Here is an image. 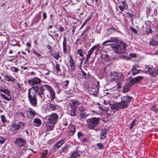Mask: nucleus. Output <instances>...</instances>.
Masks as SVG:
<instances>
[{
    "label": "nucleus",
    "instance_id": "nucleus-1",
    "mask_svg": "<svg viewBox=\"0 0 158 158\" xmlns=\"http://www.w3.org/2000/svg\"><path fill=\"white\" fill-rule=\"evenodd\" d=\"M124 79V76L120 73L113 71L110 73V81L116 82L118 88L121 87V82Z\"/></svg>",
    "mask_w": 158,
    "mask_h": 158
},
{
    "label": "nucleus",
    "instance_id": "nucleus-2",
    "mask_svg": "<svg viewBox=\"0 0 158 158\" xmlns=\"http://www.w3.org/2000/svg\"><path fill=\"white\" fill-rule=\"evenodd\" d=\"M58 118V116L56 113H52L48 116L46 124L48 131H51L53 129Z\"/></svg>",
    "mask_w": 158,
    "mask_h": 158
},
{
    "label": "nucleus",
    "instance_id": "nucleus-3",
    "mask_svg": "<svg viewBox=\"0 0 158 158\" xmlns=\"http://www.w3.org/2000/svg\"><path fill=\"white\" fill-rule=\"evenodd\" d=\"M35 92V94H37L40 97L44 100L43 97H44V91L43 85H42L40 86L38 85L32 86L30 89H28V91Z\"/></svg>",
    "mask_w": 158,
    "mask_h": 158
},
{
    "label": "nucleus",
    "instance_id": "nucleus-4",
    "mask_svg": "<svg viewBox=\"0 0 158 158\" xmlns=\"http://www.w3.org/2000/svg\"><path fill=\"white\" fill-rule=\"evenodd\" d=\"M100 119L99 118H93L87 120L88 127L90 129H93L96 127L99 123Z\"/></svg>",
    "mask_w": 158,
    "mask_h": 158
},
{
    "label": "nucleus",
    "instance_id": "nucleus-5",
    "mask_svg": "<svg viewBox=\"0 0 158 158\" xmlns=\"http://www.w3.org/2000/svg\"><path fill=\"white\" fill-rule=\"evenodd\" d=\"M28 98L30 104L32 106H35L37 104L36 94L35 92L28 91Z\"/></svg>",
    "mask_w": 158,
    "mask_h": 158
},
{
    "label": "nucleus",
    "instance_id": "nucleus-6",
    "mask_svg": "<svg viewBox=\"0 0 158 158\" xmlns=\"http://www.w3.org/2000/svg\"><path fill=\"white\" fill-rule=\"evenodd\" d=\"M41 82V79L37 77L32 78L28 80L29 84L31 86H34L40 84Z\"/></svg>",
    "mask_w": 158,
    "mask_h": 158
},
{
    "label": "nucleus",
    "instance_id": "nucleus-7",
    "mask_svg": "<svg viewBox=\"0 0 158 158\" xmlns=\"http://www.w3.org/2000/svg\"><path fill=\"white\" fill-rule=\"evenodd\" d=\"M111 47L114 51L117 53L122 54L124 53V49H122L121 46L119 44H112Z\"/></svg>",
    "mask_w": 158,
    "mask_h": 158
},
{
    "label": "nucleus",
    "instance_id": "nucleus-8",
    "mask_svg": "<svg viewBox=\"0 0 158 158\" xmlns=\"http://www.w3.org/2000/svg\"><path fill=\"white\" fill-rule=\"evenodd\" d=\"M26 114L27 117L32 119L34 117V116L37 114V113L33 110L32 109L29 108L26 111Z\"/></svg>",
    "mask_w": 158,
    "mask_h": 158
},
{
    "label": "nucleus",
    "instance_id": "nucleus-9",
    "mask_svg": "<svg viewBox=\"0 0 158 158\" xmlns=\"http://www.w3.org/2000/svg\"><path fill=\"white\" fill-rule=\"evenodd\" d=\"M26 142V140L22 138H17L14 142L15 144L19 147H21L23 146L25 144Z\"/></svg>",
    "mask_w": 158,
    "mask_h": 158
},
{
    "label": "nucleus",
    "instance_id": "nucleus-10",
    "mask_svg": "<svg viewBox=\"0 0 158 158\" xmlns=\"http://www.w3.org/2000/svg\"><path fill=\"white\" fill-rule=\"evenodd\" d=\"M20 128V125L17 124H13L10 127V130L12 134L15 135L18 133Z\"/></svg>",
    "mask_w": 158,
    "mask_h": 158
},
{
    "label": "nucleus",
    "instance_id": "nucleus-11",
    "mask_svg": "<svg viewBox=\"0 0 158 158\" xmlns=\"http://www.w3.org/2000/svg\"><path fill=\"white\" fill-rule=\"evenodd\" d=\"M67 40L65 37L63 38V53L66 54L67 53V50H69V46L67 45Z\"/></svg>",
    "mask_w": 158,
    "mask_h": 158
},
{
    "label": "nucleus",
    "instance_id": "nucleus-12",
    "mask_svg": "<svg viewBox=\"0 0 158 158\" xmlns=\"http://www.w3.org/2000/svg\"><path fill=\"white\" fill-rule=\"evenodd\" d=\"M132 98V97L127 95L125 96H122L121 98V100L128 106L129 104L130 103Z\"/></svg>",
    "mask_w": 158,
    "mask_h": 158
},
{
    "label": "nucleus",
    "instance_id": "nucleus-13",
    "mask_svg": "<svg viewBox=\"0 0 158 158\" xmlns=\"http://www.w3.org/2000/svg\"><path fill=\"white\" fill-rule=\"evenodd\" d=\"M108 131V130L106 128H104L103 129L101 132L100 135V139L103 140L105 139L106 137V135Z\"/></svg>",
    "mask_w": 158,
    "mask_h": 158
},
{
    "label": "nucleus",
    "instance_id": "nucleus-14",
    "mask_svg": "<svg viewBox=\"0 0 158 158\" xmlns=\"http://www.w3.org/2000/svg\"><path fill=\"white\" fill-rule=\"evenodd\" d=\"M69 63L71 70L74 71L75 68L76 64L74 60L71 55L69 56Z\"/></svg>",
    "mask_w": 158,
    "mask_h": 158
},
{
    "label": "nucleus",
    "instance_id": "nucleus-15",
    "mask_svg": "<svg viewBox=\"0 0 158 158\" xmlns=\"http://www.w3.org/2000/svg\"><path fill=\"white\" fill-rule=\"evenodd\" d=\"M64 142L65 140L64 139H61L57 142L56 144L54 146V149L56 150L59 148Z\"/></svg>",
    "mask_w": 158,
    "mask_h": 158
},
{
    "label": "nucleus",
    "instance_id": "nucleus-16",
    "mask_svg": "<svg viewBox=\"0 0 158 158\" xmlns=\"http://www.w3.org/2000/svg\"><path fill=\"white\" fill-rule=\"evenodd\" d=\"M119 41V40L118 38L116 37H111V38L108 40H106L104 42L102 43V45H104L107 43L109 42H114L117 43Z\"/></svg>",
    "mask_w": 158,
    "mask_h": 158
},
{
    "label": "nucleus",
    "instance_id": "nucleus-17",
    "mask_svg": "<svg viewBox=\"0 0 158 158\" xmlns=\"http://www.w3.org/2000/svg\"><path fill=\"white\" fill-rule=\"evenodd\" d=\"M122 6L121 5H119L118 6V8H119L121 12H122L123 10L124 9H127V4L125 1H122Z\"/></svg>",
    "mask_w": 158,
    "mask_h": 158
},
{
    "label": "nucleus",
    "instance_id": "nucleus-18",
    "mask_svg": "<svg viewBox=\"0 0 158 158\" xmlns=\"http://www.w3.org/2000/svg\"><path fill=\"white\" fill-rule=\"evenodd\" d=\"M4 77L5 78V80L7 81L14 82L16 80V79L14 77L11 75H5L4 76Z\"/></svg>",
    "mask_w": 158,
    "mask_h": 158
},
{
    "label": "nucleus",
    "instance_id": "nucleus-19",
    "mask_svg": "<svg viewBox=\"0 0 158 158\" xmlns=\"http://www.w3.org/2000/svg\"><path fill=\"white\" fill-rule=\"evenodd\" d=\"M34 125L36 127H40L41 124V120L38 118H35L33 121Z\"/></svg>",
    "mask_w": 158,
    "mask_h": 158
},
{
    "label": "nucleus",
    "instance_id": "nucleus-20",
    "mask_svg": "<svg viewBox=\"0 0 158 158\" xmlns=\"http://www.w3.org/2000/svg\"><path fill=\"white\" fill-rule=\"evenodd\" d=\"M118 106L119 108L120 109L125 108L128 106L127 104L125 103V102H123L122 100L121 102L118 103Z\"/></svg>",
    "mask_w": 158,
    "mask_h": 158
},
{
    "label": "nucleus",
    "instance_id": "nucleus-21",
    "mask_svg": "<svg viewBox=\"0 0 158 158\" xmlns=\"http://www.w3.org/2000/svg\"><path fill=\"white\" fill-rule=\"evenodd\" d=\"M131 87V85L130 83H126L123 88V92L124 93H125L128 91L130 90Z\"/></svg>",
    "mask_w": 158,
    "mask_h": 158
},
{
    "label": "nucleus",
    "instance_id": "nucleus-22",
    "mask_svg": "<svg viewBox=\"0 0 158 158\" xmlns=\"http://www.w3.org/2000/svg\"><path fill=\"white\" fill-rule=\"evenodd\" d=\"M110 107L111 109L110 110H112V111L114 113L115 112V110H118L119 109L118 106V103L116 104L111 105L110 106ZM110 111L111 112H112L111 111Z\"/></svg>",
    "mask_w": 158,
    "mask_h": 158
},
{
    "label": "nucleus",
    "instance_id": "nucleus-23",
    "mask_svg": "<svg viewBox=\"0 0 158 158\" xmlns=\"http://www.w3.org/2000/svg\"><path fill=\"white\" fill-rule=\"evenodd\" d=\"M143 77L141 76H139L137 77H135L131 79L132 82L134 83L139 82L141 80H142Z\"/></svg>",
    "mask_w": 158,
    "mask_h": 158
},
{
    "label": "nucleus",
    "instance_id": "nucleus-24",
    "mask_svg": "<svg viewBox=\"0 0 158 158\" xmlns=\"http://www.w3.org/2000/svg\"><path fill=\"white\" fill-rule=\"evenodd\" d=\"M76 109L75 107H72L71 110L68 111V113L70 114L71 116H74L76 114Z\"/></svg>",
    "mask_w": 158,
    "mask_h": 158
},
{
    "label": "nucleus",
    "instance_id": "nucleus-25",
    "mask_svg": "<svg viewBox=\"0 0 158 158\" xmlns=\"http://www.w3.org/2000/svg\"><path fill=\"white\" fill-rule=\"evenodd\" d=\"M52 57L56 59V60H58L59 58L60 57L58 52H55L52 55Z\"/></svg>",
    "mask_w": 158,
    "mask_h": 158
},
{
    "label": "nucleus",
    "instance_id": "nucleus-26",
    "mask_svg": "<svg viewBox=\"0 0 158 158\" xmlns=\"http://www.w3.org/2000/svg\"><path fill=\"white\" fill-rule=\"evenodd\" d=\"M80 155L77 152H73L71 154V158H78L80 156Z\"/></svg>",
    "mask_w": 158,
    "mask_h": 158
},
{
    "label": "nucleus",
    "instance_id": "nucleus-27",
    "mask_svg": "<svg viewBox=\"0 0 158 158\" xmlns=\"http://www.w3.org/2000/svg\"><path fill=\"white\" fill-rule=\"evenodd\" d=\"M69 81L66 80L64 81L62 84V86L64 89H67L68 87V85L69 84Z\"/></svg>",
    "mask_w": 158,
    "mask_h": 158
},
{
    "label": "nucleus",
    "instance_id": "nucleus-28",
    "mask_svg": "<svg viewBox=\"0 0 158 158\" xmlns=\"http://www.w3.org/2000/svg\"><path fill=\"white\" fill-rule=\"evenodd\" d=\"M158 73V70L157 71L156 70H152L149 73V74L153 77L156 76Z\"/></svg>",
    "mask_w": 158,
    "mask_h": 158
},
{
    "label": "nucleus",
    "instance_id": "nucleus-29",
    "mask_svg": "<svg viewBox=\"0 0 158 158\" xmlns=\"http://www.w3.org/2000/svg\"><path fill=\"white\" fill-rule=\"evenodd\" d=\"M70 128L71 129L70 132L73 135L76 131V126L74 125H71L69 126Z\"/></svg>",
    "mask_w": 158,
    "mask_h": 158
},
{
    "label": "nucleus",
    "instance_id": "nucleus-30",
    "mask_svg": "<svg viewBox=\"0 0 158 158\" xmlns=\"http://www.w3.org/2000/svg\"><path fill=\"white\" fill-rule=\"evenodd\" d=\"M141 71V70L139 69L134 70L133 71H130L128 73V74H130L132 72V73L131 74V76H134L136 74L139 73V71Z\"/></svg>",
    "mask_w": 158,
    "mask_h": 158
},
{
    "label": "nucleus",
    "instance_id": "nucleus-31",
    "mask_svg": "<svg viewBox=\"0 0 158 158\" xmlns=\"http://www.w3.org/2000/svg\"><path fill=\"white\" fill-rule=\"evenodd\" d=\"M44 87L50 93L54 91L52 89L49 85H44Z\"/></svg>",
    "mask_w": 158,
    "mask_h": 158
},
{
    "label": "nucleus",
    "instance_id": "nucleus-32",
    "mask_svg": "<svg viewBox=\"0 0 158 158\" xmlns=\"http://www.w3.org/2000/svg\"><path fill=\"white\" fill-rule=\"evenodd\" d=\"M44 87L50 93L54 91L52 89L49 85H44Z\"/></svg>",
    "mask_w": 158,
    "mask_h": 158
},
{
    "label": "nucleus",
    "instance_id": "nucleus-33",
    "mask_svg": "<svg viewBox=\"0 0 158 158\" xmlns=\"http://www.w3.org/2000/svg\"><path fill=\"white\" fill-rule=\"evenodd\" d=\"M0 95L3 98L6 100L10 101L11 99V97L10 96H10H9V97H7L2 94H1Z\"/></svg>",
    "mask_w": 158,
    "mask_h": 158
},
{
    "label": "nucleus",
    "instance_id": "nucleus-34",
    "mask_svg": "<svg viewBox=\"0 0 158 158\" xmlns=\"http://www.w3.org/2000/svg\"><path fill=\"white\" fill-rule=\"evenodd\" d=\"M50 96L52 100H54L55 98V94L54 91L50 93Z\"/></svg>",
    "mask_w": 158,
    "mask_h": 158
},
{
    "label": "nucleus",
    "instance_id": "nucleus-35",
    "mask_svg": "<svg viewBox=\"0 0 158 158\" xmlns=\"http://www.w3.org/2000/svg\"><path fill=\"white\" fill-rule=\"evenodd\" d=\"M55 68L57 73H61V70L60 69V65L58 64H56Z\"/></svg>",
    "mask_w": 158,
    "mask_h": 158
},
{
    "label": "nucleus",
    "instance_id": "nucleus-36",
    "mask_svg": "<svg viewBox=\"0 0 158 158\" xmlns=\"http://www.w3.org/2000/svg\"><path fill=\"white\" fill-rule=\"evenodd\" d=\"M0 91L1 92H3L4 94H6V95H7L8 96H10V93L9 90H8L7 89H2L0 90Z\"/></svg>",
    "mask_w": 158,
    "mask_h": 158
},
{
    "label": "nucleus",
    "instance_id": "nucleus-37",
    "mask_svg": "<svg viewBox=\"0 0 158 158\" xmlns=\"http://www.w3.org/2000/svg\"><path fill=\"white\" fill-rule=\"evenodd\" d=\"M10 69L12 72L17 73L19 71V69L13 66L10 68Z\"/></svg>",
    "mask_w": 158,
    "mask_h": 158
},
{
    "label": "nucleus",
    "instance_id": "nucleus-38",
    "mask_svg": "<svg viewBox=\"0 0 158 158\" xmlns=\"http://www.w3.org/2000/svg\"><path fill=\"white\" fill-rule=\"evenodd\" d=\"M90 18H91L90 17H88V18H87L85 20V21L83 23V24L82 25V26L81 27L80 29H81V28H82L85 26V25L86 24V23H87V22L90 19Z\"/></svg>",
    "mask_w": 158,
    "mask_h": 158
},
{
    "label": "nucleus",
    "instance_id": "nucleus-39",
    "mask_svg": "<svg viewBox=\"0 0 158 158\" xmlns=\"http://www.w3.org/2000/svg\"><path fill=\"white\" fill-rule=\"evenodd\" d=\"M146 68L147 69L145 71V73H146L148 72H149V73L151 72L152 70V68L151 67H149V65H145Z\"/></svg>",
    "mask_w": 158,
    "mask_h": 158
},
{
    "label": "nucleus",
    "instance_id": "nucleus-40",
    "mask_svg": "<svg viewBox=\"0 0 158 158\" xmlns=\"http://www.w3.org/2000/svg\"><path fill=\"white\" fill-rule=\"evenodd\" d=\"M88 115L85 112H81L80 114V116L82 118H86Z\"/></svg>",
    "mask_w": 158,
    "mask_h": 158
},
{
    "label": "nucleus",
    "instance_id": "nucleus-41",
    "mask_svg": "<svg viewBox=\"0 0 158 158\" xmlns=\"http://www.w3.org/2000/svg\"><path fill=\"white\" fill-rule=\"evenodd\" d=\"M121 46H122V49H124V53L126 51V48L127 47V44L124 43H121Z\"/></svg>",
    "mask_w": 158,
    "mask_h": 158
},
{
    "label": "nucleus",
    "instance_id": "nucleus-42",
    "mask_svg": "<svg viewBox=\"0 0 158 158\" xmlns=\"http://www.w3.org/2000/svg\"><path fill=\"white\" fill-rule=\"evenodd\" d=\"M99 44H98L97 45H95L93 46L90 49L89 51V52H91L92 53L95 48L98 47Z\"/></svg>",
    "mask_w": 158,
    "mask_h": 158
},
{
    "label": "nucleus",
    "instance_id": "nucleus-43",
    "mask_svg": "<svg viewBox=\"0 0 158 158\" xmlns=\"http://www.w3.org/2000/svg\"><path fill=\"white\" fill-rule=\"evenodd\" d=\"M6 141V139L4 137L0 136V143L2 144Z\"/></svg>",
    "mask_w": 158,
    "mask_h": 158
},
{
    "label": "nucleus",
    "instance_id": "nucleus-44",
    "mask_svg": "<svg viewBox=\"0 0 158 158\" xmlns=\"http://www.w3.org/2000/svg\"><path fill=\"white\" fill-rule=\"evenodd\" d=\"M48 152V150H44L43 151V153L42 154L41 157H43V158H44L45 157V156L46 155V154H47Z\"/></svg>",
    "mask_w": 158,
    "mask_h": 158
},
{
    "label": "nucleus",
    "instance_id": "nucleus-45",
    "mask_svg": "<svg viewBox=\"0 0 158 158\" xmlns=\"http://www.w3.org/2000/svg\"><path fill=\"white\" fill-rule=\"evenodd\" d=\"M33 52L34 54L35 55L37 56L38 57L40 58V57L41 56V55L40 54V53L36 51L35 50H33Z\"/></svg>",
    "mask_w": 158,
    "mask_h": 158
},
{
    "label": "nucleus",
    "instance_id": "nucleus-46",
    "mask_svg": "<svg viewBox=\"0 0 158 158\" xmlns=\"http://www.w3.org/2000/svg\"><path fill=\"white\" fill-rule=\"evenodd\" d=\"M82 51L81 49H78L77 51V53L79 54L81 56H84L83 54L82 53Z\"/></svg>",
    "mask_w": 158,
    "mask_h": 158
},
{
    "label": "nucleus",
    "instance_id": "nucleus-47",
    "mask_svg": "<svg viewBox=\"0 0 158 158\" xmlns=\"http://www.w3.org/2000/svg\"><path fill=\"white\" fill-rule=\"evenodd\" d=\"M18 124L20 125V128L21 127L22 129H23L24 128L25 125V124L24 123L21 122H19V124Z\"/></svg>",
    "mask_w": 158,
    "mask_h": 158
},
{
    "label": "nucleus",
    "instance_id": "nucleus-48",
    "mask_svg": "<svg viewBox=\"0 0 158 158\" xmlns=\"http://www.w3.org/2000/svg\"><path fill=\"white\" fill-rule=\"evenodd\" d=\"M108 31L110 33H111L115 31H116V30H115L113 28H109L108 29Z\"/></svg>",
    "mask_w": 158,
    "mask_h": 158
},
{
    "label": "nucleus",
    "instance_id": "nucleus-49",
    "mask_svg": "<svg viewBox=\"0 0 158 158\" xmlns=\"http://www.w3.org/2000/svg\"><path fill=\"white\" fill-rule=\"evenodd\" d=\"M79 102L77 101H75L73 102L72 104L73 105V107H76V105H79Z\"/></svg>",
    "mask_w": 158,
    "mask_h": 158
},
{
    "label": "nucleus",
    "instance_id": "nucleus-50",
    "mask_svg": "<svg viewBox=\"0 0 158 158\" xmlns=\"http://www.w3.org/2000/svg\"><path fill=\"white\" fill-rule=\"evenodd\" d=\"M97 145L98 147V148H99L100 149H102L103 148V146L102 143H98L97 144Z\"/></svg>",
    "mask_w": 158,
    "mask_h": 158
},
{
    "label": "nucleus",
    "instance_id": "nucleus-51",
    "mask_svg": "<svg viewBox=\"0 0 158 158\" xmlns=\"http://www.w3.org/2000/svg\"><path fill=\"white\" fill-rule=\"evenodd\" d=\"M49 108L52 109L53 110L55 109L56 108L55 105L51 103H49Z\"/></svg>",
    "mask_w": 158,
    "mask_h": 158
},
{
    "label": "nucleus",
    "instance_id": "nucleus-52",
    "mask_svg": "<svg viewBox=\"0 0 158 158\" xmlns=\"http://www.w3.org/2000/svg\"><path fill=\"white\" fill-rule=\"evenodd\" d=\"M1 118L2 122L4 123L6 122V118L4 115H1Z\"/></svg>",
    "mask_w": 158,
    "mask_h": 158
},
{
    "label": "nucleus",
    "instance_id": "nucleus-53",
    "mask_svg": "<svg viewBox=\"0 0 158 158\" xmlns=\"http://www.w3.org/2000/svg\"><path fill=\"white\" fill-rule=\"evenodd\" d=\"M135 120H134L131 123V126L130 127V130H131V129L135 125Z\"/></svg>",
    "mask_w": 158,
    "mask_h": 158
},
{
    "label": "nucleus",
    "instance_id": "nucleus-54",
    "mask_svg": "<svg viewBox=\"0 0 158 158\" xmlns=\"http://www.w3.org/2000/svg\"><path fill=\"white\" fill-rule=\"evenodd\" d=\"M131 30L135 33L137 34V31L134 27H132L131 28Z\"/></svg>",
    "mask_w": 158,
    "mask_h": 158
},
{
    "label": "nucleus",
    "instance_id": "nucleus-55",
    "mask_svg": "<svg viewBox=\"0 0 158 158\" xmlns=\"http://www.w3.org/2000/svg\"><path fill=\"white\" fill-rule=\"evenodd\" d=\"M137 66H138V65L137 64H135L134 65H133V68L131 71H133L134 70H136V68Z\"/></svg>",
    "mask_w": 158,
    "mask_h": 158
},
{
    "label": "nucleus",
    "instance_id": "nucleus-56",
    "mask_svg": "<svg viewBox=\"0 0 158 158\" xmlns=\"http://www.w3.org/2000/svg\"><path fill=\"white\" fill-rule=\"evenodd\" d=\"M67 149V147H63L60 150V152H64L65 151H66Z\"/></svg>",
    "mask_w": 158,
    "mask_h": 158
},
{
    "label": "nucleus",
    "instance_id": "nucleus-57",
    "mask_svg": "<svg viewBox=\"0 0 158 158\" xmlns=\"http://www.w3.org/2000/svg\"><path fill=\"white\" fill-rule=\"evenodd\" d=\"M58 29L60 31L63 32L65 30L62 27H60Z\"/></svg>",
    "mask_w": 158,
    "mask_h": 158
},
{
    "label": "nucleus",
    "instance_id": "nucleus-58",
    "mask_svg": "<svg viewBox=\"0 0 158 158\" xmlns=\"http://www.w3.org/2000/svg\"><path fill=\"white\" fill-rule=\"evenodd\" d=\"M83 135V134L82 133L79 132H78L77 134V136L79 138L80 137L82 136Z\"/></svg>",
    "mask_w": 158,
    "mask_h": 158
},
{
    "label": "nucleus",
    "instance_id": "nucleus-59",
    "mask_svg": "<svg viewBox=\"0 0 158 158\" xmlns=\"http://www.w3.org/2000/svg\"><path fill=\"white\" fill-rule=\"evenodd\" d=\"M127 14L128 15L129 17L131 18L133 16V14L132 13H130L129 12L127 13Z\"/></svg>",
    "mask_w": 158,
    "mask_h": 158
},
{
    "label": "nucleus",
    "instance_id": "nucleus-60",
    "mask_svg": "<svg viewBox=\"0 0 158 158\" xmlns=\"http://www.w3.org/2000/svg\"><path fill=\"white\" fill-rule=\"evenodd\" d=\"M47 18L46 14V13H43V19L44 20Z\"/></svg>",
    "mask_w": 158,
    "mask_h": 158
},
{
    "label": "nucleus",
    "instance_id": "nucleus-61",
    "mask_svg": "<svg viewBox=\"0 0 158 158\" xmlns=\"http://www.w3.org/2000/svg\"><path fill=\"white\" fill-rule=\"evenodd\" d=\"M87 139L86 138H84L82 141V142L84 143H85L87 142Z\"/></svg>",
    "mask_w": 158,
    "mask_h": 158
},
{
    "label": "nucleus",
    "instance_id": "nucleus-62",
    "mask_svg": "<svg viewBox=\"0 0 158 158\" xmlns=\"http://www.w3.org/2000/svg\"><path fill=\"white\" fill-rule=\"evenodd\" d=\"M147 32L148 33H151L152 32V30L150 29H148L147 30Z\"/></svg>",
    "mask_w": 158,
    "mask_h": 158
},
{
    "label": "nucleus",
    "instance_id": "nucleus-63",
    "mask_svg": "<svg viewBox=\"0 0 158 158\" xmlns=\"http://www.w3.org/2000/svg\"><path fill=\"white\" fill-rule=\"evenodd\" d=\"M90 56H91L90 55L87 54V55H86V59H87V60H88L89 59V58H90Z\"/></svg>",
    "mask_w": 158,
    "mask_h": 158
},
{
    "label": "nucleus",
    "instance_id": "nucleus-64",
    "mask_svg": "<svg viewBox=\"0 0 158 158\" xmlns=\"http://www.w3.org/2000/svg\"><path fill=\"white\" fill-rule=\"evenodd\" d=\"M90 56H91L90 55L87 54V55H86V59H87V60H88L89 59V58H90Z\"/></svg>",
    "mask_w": 158,
    "mask_h": 158
}]
</instances>
